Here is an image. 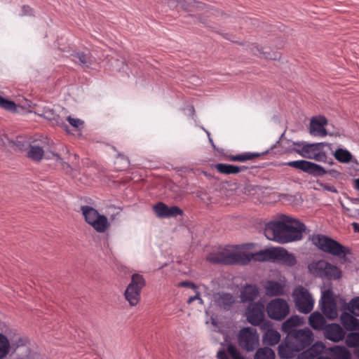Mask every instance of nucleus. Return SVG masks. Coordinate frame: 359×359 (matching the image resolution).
<instances>
[{"instance_id":"nucleus-1","label":"nucleus","mask_w":359,"mask_h":359,"mask_svg":"<svg viewBox=\"0 0 359 359\" xmlns=\"http://www.w3.org/2000/svg\"><path fill=\"white\" fill-rule=\"evenodd\" d=\"M306 228L299 219L283 215L279 220L267 222L264 233L267 239L285 244L302 240Z\"/></svg>"},{"instance_id":"nucleus-2","label":"nucleus","mask_w":359,"mask_h":359,"mask_svg":"<svg viewBox=\"0 0 359 359\" xmlns=\"http://www.w3.org/2000/svg\"><path fill=\"white\" fill-rule=\"evenodd\" d=\"M80 209L85 222L96 232L104 233L109 229L110 224L104 215L89 205H82Z\"/></svg>"},{"instance_id":"nucleus-3","label":"nucleus","mask_w":359,"mask_h":359,"mask_svg":"<svg viewBox=\"0 0 359 359\" xmlns=\"http://www.w3.org/2000/svg\"><path fill=\"white\" fill-rule=\"evenodd\" d=\"M312 242L323 252L334 256H345L349 252L348 249L341 243L325 235H314L312 237Z\"/></svg>"},{"instance_id":"nucleus-4","label":"nucleus","mask_w":359,"mask_h":359,"mask_svg":"<svg viewBox=\"0 0 359 359\" xmlns=\"http://www.w3.org/2000/svg\"><path fill=\"white\" fill-rule=\"evenodd\" d=\"M285 165L294 168L314 177H322L326 174L334 176L337 173L335 170H326L319 164L306 160L292 161L284 163Z\"/></svg>"},{"instance_id":"nucleus-5","label":"nucleus","mask_w":359,"mask_h":359,"mask_svg":"<svg viewBox=\"0 0 359 359\" xmlns=\"http://www.w3.org/2000/svg\"><path fill=\"white\" fill-rule=\"evenodd\" d=\"M295 307L299 312L304 314L310 313L314 306V299L309 291L302 285L297 286L292 292Z\"/></svg>"},{"instance_id":"nucleus-6","label":"nucleus","mask_w":359,"mask_h":359,"mask_svg":"<svg viewBox=\"0 0 359 359\" xmlns=\"http://www.w3.org/2000/svg\"><path fill=\"white\" fill-rule=\"evenodd\" d=\"M145 285V280L143 276L138 273L132 276L131 281L128 284L124 296L131 306H136L140 299L142 289Z\"/></svg>"},{"instance_id":"nucleus-7","label":"nucleus","mask_w":359,"mask_h":359,"mask_svg":"<svg viewBox=\"0 0 359 359\" xmlns=\"http://www.w3.org/2000/svg\"><path fill=\"white\" fill-rule=\"evenodd\" d=\"M238 343L246 351H253L259 344V334L255 328L246 327L238 334Z\"/></svg>"},{"instance_id":"nucleus-8","label":"nucleus","mask_w":359,"mask_h":359,"mask_svg":"<svg viewBox=\"0 0 359 359\" xmlns=\"http://www.w3.org/2000/svg\"><path fill=\"white\" fill-rule=\"evenodd\" d=\"M207 260L212 264L224 265H241V252L219 251L210 253Z\"/></svg>"},{"instance_id":"nucleus-9","label":"nucleus","mask_w":359,"mask_h":359,"mask_svg":"<svg viewBox=\"0 0 359 359\" xmlns=\"http://www.w3.org/2000/svg\"><path fill=\"white\" fill-rule=\"evenodd\" d=\"M277 249H265L255 253L241 252V265H246L252 259L257 262L276 260Z\"/></svg>"},{"instance_id":"nucleus-10","label":"nucleus","mask_w":359,"mask_h":359,"mask_svg":"<svg viewBox=\"0 0 359 359\" xmlns=\"http://www.w3.org/2000/svg\"><path fill=\"white\" fill-rule=\"evenodd\" d=\"M289 305L283 299H274L269 302L266 305V312L268 316L274 320H280L283 319L289 313Z\"/></svg>"},{"instance_id":"nucleus-11","label":"nucleus","mask_w":359,"mask_h":359,"mask_svg":"<svg viewBox=\"0 0 359 359\" xmlns=\"http://www.w3.org/2000/svg\"><path fill=\"white\" fill-rule=\"evenodd\" d=\"M313 268L321 278L337 280L341 276V271L337 266L324 260H320L315 263Z\"/></svg>"},{"instance_id":"nucleus-12","label":"nucleus","mask_w":359,"mask_h":359,"mask_svg":"<svg viewBox=\"0 0 359 359\" xmlns=\"http://www.w3.org/2000/svg\"><path fill=\"white\" fill-rule=\"evenodd\" d=\"M320 304L323 314L327 318L333 320L337 317V304L333 298L332 291L326 290L323 292Z\"/></svg>"},{"instance_id":"nucleus-13","label":"nucleus","mask_w":359,"mask_h":359,"mask_svg":"<svg viewBox=\"0 0 359 359\" xmlns=\"http://www.w3.org/2000/svg\"><path fill=\"white\" fill-rule=\"evenodd\" d=\"M290 337L299 351L310 346L313 341V334L309 328L300 329L290 334Z\"/></svg>"},{"instance_id":"nucleus-14","label":"nucleus","mask_w":359,"mask_h":359,"mask_svg":"<svg viewBox=\"0 0 359 359\" xmlns=\"http://www.w3.org/2000/svg\"><path fill=\"white\" fill-rule=\"evenodd\" d=\"M293 145L301 146V148H294L293 151L301 156L311 159L315 153L318 150L323 149V147L327 144L325 142L309 143L306 142H293Z\"/></svg>"},{"instance_id":"nucleus-15","label":"nucleus","mask_w":359,"mask_h":359,"mask_svg":"<svg viewBox=\"0 0 359 359\" xmlns=\"http://www.w3.org/2000/svg\"><path fill=\"white\" fill-rule=\"evenodd\" d=\"M264 306L262 303L256 302L252 304L248 308V321L252 325H259V327L261 328L262 324L267 321L264 320Z\"/></svg>"},{"instance_id":"nucleus-16","label":"nucleus","mask_w":359,"mask_h":359,"mask_svg":"<svg viewBox=\"0 0 359 359\" xmlns=\"http://www.w3.org/2000/svg\"><path fill=\"white\" fill-rule=\"evenodd\" d=\"M152 209L156 217L161 219L176 217L183 215V210L178 206L169 207L163 202L156 203Z\"/></svg>"},{"instance_id":"nucleus-17","label":"nucleus","mask_w":359,"mask_h":359,"mask_svg":"<svg viewBox=\"0 0 359 359\" xmlns=\"http://www.w3.org/2000/svg\"><path fill=\"white\" fill-rule=\"evenodd\" d=\"M260 330L264 332L262 341L264 344L274 346L280 340V333L273 327L271 321H266L262 324Z\"/></svg>"},{"instance_id":"nucleus-18","label":"nucleus","mask_w":359,"mask_h":359,"mask_svg":"<svg viewBox=\"0 0 359 359\" xmlns=\"http://www.w3.org/2000/svg\"><path fill=\"white\" fill-rule=\"evenodd\" d=\"M299 352L290 336H286L285 340L278 346V355L282 358H292Z\"/></svg>"},{"instance_id":"nucleus-19","label":"nucleus","mask_w":359,"mask_h":359,"mask_svg":"<svg viewBox=\"0 0 359 359\" xmlns=\"http://www.w3.org/2000/svg\"><path fill=\"white\" fill-rule=\"evenodd\" d=\"M346 334L344 330L337 323H331L327 325L324 330V335L326 339L338 342L342 340Z\"/></svg>"},{"instance_id":"nucleus-20","label":"nucleus","mask_w":359,"mask_h":359,"mask_svg":"<svg viewBox=\"0 0 359 359\" xmlns=\"http://www.w3.org/2000/svg\"><path fill=\"white\" fill-rule=\"evenodd\" d=\"M325 344L318 341L298 355L297 359H316L323 353Z\"/></svg>"},{"instance_id":"nucleus-21","label":"nucleus","mask_w":359,"mask_h":359,"mask_svg":"<svg viewBox=\"0 0 359 359\" xmlns=\"http://www.w3.org/2000/svg\"><path fill=\"white\" fill-rule=\"evenodd\" d=\"M327 123V120L324 116H320L318 117L313 118L310 123V133L314 136H326L327 133L325 128V126Z\"/></svg>"},{"instance_id":"nucleus-22","label":"nucleus","mask_w":359,"mask_h":359,"mask_svg":"<svg viewBox=\"0 0 359 359\" xmlns=\"http://www.w3.org/2000/svg\"><path fill=\"white\" fill-rule=\"evenodd\" d=\"M259 294V287L255 284H246L241 290V300L243 303L254 302Z\"/></svg>"},{"instance_id":"nucleus-23","label":"nucleus","mask_w":359,"mask_h":359,"mask_svg":"<svg viewBox=\"0 0 359 359\" xmlns=\"http://www.w3.org/2000/svg\"><path fill=\"white\" fill-rule=\"evenodd\" d=\"M215 304L220 309L229 311L234 303L233 296L230 293L221 292L214 296Z\"/></svg>"},{"instance_id":"nucleus-24","label":"nucleus","mask_w":359,"mask_h":359,"mask_svg":"<svg viewBox=\"0 0 359 359\" xmlns=\"http://www.w3.org/2000/svg\"><path fill=\"white\" fill-rule=\"evenodd\" d=\"M285 286L276 280H267L264 285V290L269 297L280 296L284 294Z\"/></svg>"},{"instance_id":"nucleus-25","label":"nucleus","mask_w":359,"mask_h":359,"mask_svg":"<svg viewBox=\"0 0 359 359\" xmlns=\"http://www.w3.org/2000/svg\"><path fill=\"white\" fill-rule=\"evenodd\" d=\"M276 260H280L287 266H294L297 264L295 256L284 248H278Z\"/></svg>"},{"instance_id":"nucleus-26","label":"nucleus","mask_w":359,"mask_h":359,"mask_svg":"<svg viewBox=\"0 0 359 359\" xmlns=\"http://www.w3.org/2000/svg\"><path fill=\"white\" fill-rule=\"evenodd\" d=\"M309 325L316 330H324L327 327V321L320 313L316 311L311 314Z\"/></svg>"},{"instance_id":"nucleus-27","label":"nucleus","mask_w":359,"mask_h":359,"mask_svg":"<svg viewBox=\"0 0 359 359\" xmlns=\"http://www.w3.org/2000/svg\"><path fill=\"white\" fill-rule=\"evenodd\" d=\"M340 320L346 330L353 331L357 330V325L359 320L357 319L354 315H351L346 311H343L340 316Z\"/></svg>"},{"instance_id":"nucleus-28","label":"nucleus","mask_w":359,"mask_h":359,"mask_svg":"<svg viewBox=\"0 0 359 359\" xmlns=\"http://www.w3.org/2000/svg\"><path fill=\"white\" fill-rule=\"evenodd\" d=\"M301 323V318L298 316H292L286 320L282 325V330L290 336L294 332L298 331L297 327Z\"/></svg>"},{"instance_id":"nucleus-29","label":"nucleus","mask_w":359,"mask_h":359,"mask_svg":"<svg viewBox=\"0 0 359 359\" xmlns=\"http://www.w3.org/2000/svg\"><path fill=\"white\" fill-rule=\"evenodd\" d=\"M72 61L75 63L88 67L91 65V55L90 53H86L82 51L74 52L71 55Z\"/></svg>"},{"instance_id":"nucleus-30","label":"nucleus","mask_w":359,"mask_h":359,"mask_svg":"<svg viewBox=\"0 0 359 359\" xmlns=\"http://www.w3.org/2000/svg\"><path fill=\"white\" fill-rule=\"evenodd\" d=\"M268 151L263 153H256V152H245L240 154L236 155H229L226 156V159L231 161H238V162H245L249 160H252L255 158L260 156L262 154H267Z\"/></svg>"},{"instance_id":"nucleus-31","label":"nucleus","mask_w":359,"mask_h":359,"mask_svg":"<svg viewBox=\"0 0 359 359\" xmlns=\"http://www.w3.org/2000/svg\"><path fill=\"white\" fill-rule=\"evenodd\" d=\"M334 156L339 162L341 163H347L352 161L353 155L346 149L339 148L334 153Z\"/></svg>"},{"instance_id":"nucleus-32","label":"nucleus","mask_w":359,"mask_h":359,"mask_svg":"<svg viewBox=\"0 0 359 359\" xmlns=\"http://www.w3.org/2000/svg\"><path fill=\"white\" fill-rule=\"evenodd\" d=\"M215 169L222 174L235 175L238 173V166L226 163H217L215 165Z\"/></svg>"},{"instance_id":"nucleus-33","label":"nucleus","mask_w":359,"mask_h":359,"mask_svg":"<svg viewBox=\"0 0 359 359\" xmlns=\"http://www.w3.org/2000/svg\"><path fill=\"white\" fill-rule=\"evenodd\" d=\"M11 346L8 337L0 333V359H4L9 354Z\"/></svg>"},{"instance_id":"nucleus-34","label":"nucleus","mask_w":359,"mask_h":359,"mask_svg":"<svg viewBox=\"0 0 359 359\" xmlns=\"http://www.w3.org/2000/svg\"><path fill=\"white\" fill-rule=\"evenodd\" d=\"M44 151L38 145H30L27 151V156L33 161H39L43 156Z\"/></svg>"},{"instance_id":"nucleus-35","label":"nucleus","mask_w":359,"mask_h":359,"mask_svg":"<svg viewBox=\"0 0 359 359\" xmlns=\"http://www.w3.org/2000/svg\"><path fill=\"white\" fill-rule=\"evenodd\" d=\"M255 359H275V353L269 347L261 348L257 351Z\"/></svg>"},{"instance_id":"nucleus-36","label":"nucleus","mask_w":359,"mask_h":359,"mask_svg":"<svg viewBox=\"0 0 359 359\" xmlns=\"http://www.w3.org/2000/svg\"><path fill=\"white\" fill-rule=\"evenodd\" d=\"M224 351L230 359H245L238 348L233 344H229L227 346L226 351L224 350Z\"/></svg>"},{"instance_id":"nucleus-37","label":"nucleus","mask_w":359,"mask_h":359,"mask_svg":"<svg viewBox=\"0 0 359 359\" xmlns=\"http://www.w3.org/2000/svg\"><path fill=\"white\" fill-rule=\"evenodd\" d=\"M115 165L118 170H125L130 165V161L128 157L123 154H118L115 161Z\"/></svg>"},{"instance_id":"nucleus-38","label":"nucleus","mask_w":359,"mask_h":359,"mask_svg":"<svg viewBox=\"0 0 359 359\" xmlns=\"http://www.w3.org/2000/svg\"><path fill=\"white\" fill-rule=\"evenodd\" d=\"M346 344L350 348L359 347V333L357 332L349 333L346 338Z\"/></svg>"},{"instance_id":"nucleus-39","label":"nucleus","mask_w":359,"mask_h":359,"mask_svg":"<svg viewBox=\"0 0 359 359\" xmlns=\"http://www.w3.org/2000/svg\"><path fill=\"white\" fill-rule=\"evenodd\" d=\"M0 107L9 111H15L16 110V104L12 101L0 95Z\"/></svg>"},{"instance_id":"nucleus-40","label":"nucleus","mask_w":359,"mask_h":359,"mask_svg":"<svg viewBox=\"0 0 359 359\" xmlns=\"http://www.w3.org/2000/svg\"><path fill=\"white\" fill-rule=\"evenodd\" d=\"M346 309L355 316H359V297L353 299L347 305Z\"/></svg>"},{"instance_id":"nucleus-41","label":"nucleus","mask_w":359,"mask_h":359,"mask_svg":"<svg viewBox=\"0 0 359 359\" xmlns=\"http://www.w3.org/2000/svg\"><path fill=\"white\" fill-rule=\"evenodd\" d=\"M45 118L48 120H54L58 123L57 119L59 118V116L55 113L54 109H50L49 107H45L41 114Z\"/></svg>"},{"instance_id":"nucleus-42","label":"nucleus","mask_w":359,"mask_h":359,"mask_svg":"<svg viewBox=\"0 0 359 359\" xmlns=\"http://www.w3.org/2000/svg\"><path fill=\"white\" fill-rule=\"evenodd\" d=\"M334 353L340 359H350V353L344 347L337 346L334 348Z\"/></svg>"},{"instance_id":"nucleus-43","label":"nucleus","mask_w":359,"mask_h":359,"mask_svg":"<svg viewBox=\"0 0 359 359\" xmlns=\"http://www.w3.org/2000/svg\"><path fill=\"white\" fill-rule=\"evenodd\" d=\"M67 120L69 123L76 130H79L83 126L84 122L79 118H72L69 116L67 117Z\"/></svg>"},{"instance_id":"nucleus-44","label":"nucleus","mask_w":359,"mask_h":359,"mask_svg":"<svg viewBox=\"0 0 359 359\" xmlns=\"http://www.w3.org/2000/svg\"><path fill=\"white\" fill-rule=\"evenodd\" d=\"M322 150L323 149L318 150V151H316L315 153L314 156H313V157L311 158V159H313L317 161L325 162L327 159V155H326L325 152Z\"/></svg>"},{"instance_id":"nucleus-45","label":"nucleus","mask_w":359,"mask_h":359,"mask_svg":"<svg viewBox=\"0 0 359 359\" xmlns=\"http://www.w3.org/2000/svg\"><path fill=\"white\" fill-rule=\"evenodd\" d=\"M34 11L33 9L28 5H24L22 6V13L20 16H33Z\"/></svg>"},{"instance_id":"nucleus-46","label":"nucleus","mask_w":359,"mask_h":359,"mask_svg":"<svg viewBox=\"0 0 359 359\" xmlns=\"http://www.w3.org/2000/svg\"><path fill=\"white\" fill-rule=\"evenodd\" d=\"M178 286L179 287H182L191 288V289H193L194 290H197V286L194 283H192L191 281H182V282H180V283H179Z\"/></svg>"},{"instance_id":"nucleus-47","label":"nucleus","mask_w":359,"mask_h":359,"mask_svg":"<svg viewBox=\"0 0 359 359\" xmlns=\"http://www.w3.org/2000/svg\"><path fill=\"white\" fill-rule=\"evenodd\" d=\"M320 186L324 190H326L327 191L332 192V193H337L338 191L337 188L333 185H330L327 184H320Z\"/></svg>"},{"instance_id":"nucleus-48","label":"nucleus","mask_w":359,"mask_h":359,"mask_svg":"<svg viewBox=\"0 0 359 359\" xmlns=\"http://www.w3.org/2000/svg\"><path fill=\"white\" fill-rule=\"evenodd\" d=\"M217 359H230V358H229L226 352L224 351V349H223V348H220L217 351Z\"/></svg>"},{"instance_id":"nucleus-49","label":"nucleus","mask_w":359,"mask_h":359,"mask_svg":"<svg viewBox=\"0 0 359 359\" xmlns=\"http://www.w3.org/2000/svg\"><path fill=\"white\" fill-rule=\"evenodd\" d=\"M341 207L343 209V213L349 217V214H354V210H351L350 208L346 207L344 204H341Z\"/></svg>"},{"instance_id":"nucleus-50","label":"nucleus","mask_w":359,"mask_h":359,"mask_svg":"<svg viewBox=\"0 0 359 359\" xmlns=\"http://www.w3.org/2000/svg\"><path fill=\"white\" fill-rule=\"evenodd\" d=\"M199 292L198 291H196V295L194 296H191V297H189V299H187V303L188 304H191L195 300H198V299H199Z\"/></svg>"},{"instance_id":"nucleus-51","label":"nucleus","mask_w":359,"mask_h":359,"mask_svg":"<svg viewBox=\"0 0 359 359\" xmlns=\"http://www.w3.org/2000/svg\"><path fill=\"white\" fill-rule=\"evenodd\" d=\"M255 48H257V51H258L259 55H263L266 58L273 59V60H276V57H273L272 56L266 55V53L264 52V51H261V50L259 48L258 46H255Z\"/></svg>"},{"instance_id":"nucleus-52","label":"nucleus","mask_w":359,"mask_h":359,"mask_svg":"<svg viewBox=\"0 0 359 359\" xmlns=\"http://www.w3.org/2000/svg\"><path fill=\"white\" fill-rule=\"evenodd\" d=\"M349 217L358 219L359 217V209L354 210V214H349Z\"/></svg>"},{"instance_id":"nucleus-53","label":"nucleus","mask_w":359,"mask_h":359,"mask_svg":"<svg viewBox=\"0 0 359 359\" xmlns=\"http://www.w3.org/2000/svg\"><path fill=\"white\" fill-rule=\"evenodd\" d=\"M351 226H353V231L356 233H359V224L357 222H353L351 224Z\"/></svg>"},{"instance_id":"nucleus-54","label":"nucleus","mask_w":359,"mask_h":359,"mask_svg":"<svg viewBox=\"0 0 359 359\" xmlns=\"http://www.w3.org/2000/svg\"><path fill=\"white\" fill-rule=\"evenodd\" d=\"M206 133H207V135L208 136V139H209L210 142L211 143L212 146L215 148V146L214 144V142H213V140H212V137H210V133L208 131H206Z\"/></svg>"},{"instance_id":"nucleus-55","label":"nucleus","mask_w":359,"mask_h":359,"mask_svg":"<svg viewBox=\"0 0 359 359\" xmlns=\"http://www.w3.org/2000/svg\"><path fill=\"white\" fill-rule=\"evenodd\" d=\"M248 168L245 165L238 166V172L245 171Z\"/></svg>"},{"instance_id":"nucleus-56","label":"nucleus","mask_w":359,"mask_h":359,"mask_svg":"<svg viewBox=\"0 0 359 359\" xmlns=\"http://www.w3.org/2000/svg\"><path fill=\"white\" fill-rule=\"evenodd\" d=\"M355 189L359 191V178L355 179Z\"/></svg>"},{"instance_id":"nucleus-57","label":"nucleus","mask_w":359,"mask_h":359,"mask_svg":"<svg viewBox=\"0 0 359 359\" xmlns=\"http://www.w3.org/2000/svg\"><path fill=\"white\" fill-rule=\"evenodd\" d=\"M23 344H24L23 340L22 339H19V340L18 341L17 344H16V348H18L20 346H23Z\"/></svg>"},{"instance_id":"nucleus-58","label":"nucleus","mask_w":359,"mask_h":359,"mask_svg":"<svg viewBox=\"0 0 359 359\" xmlns=\"http://www.w3.org/2000/svg\"><path fill=\"white\" fill-rule=\"evenodd\" d=\"M62 128H64L67 132H68V133H69V130H68V126H67V124L63 123V124L62 125Z\"/></svg>"},{"instance_id":"nucleus-59","label":"nucleus","mask_w":359,"mask_h":359,"mask_svg":"<svg viewBox=\"0 0 359 359\" xmlns=\"http://www.w3.org/2000/svg\"><path fill=\"white\" fill-rule=\"evenodd\" d=\"M316 359H331V358H328V357H325V356H321V355H320L319 357H318V358H316Z\"/></svg>"},{"instance_id":"nucleus-60","label":"nucleus","mask_w":359,"mask_h":359,"mask_svg":"<svg viewBox=\"0 0 359 359\" xmlns=\"http://www.w3.org/2000/svg\"><path fill=\"white\" fill-rule=\"evenodd\" d=\"M198 302H199V303H200L201 304H203V300L201 299V297L200 296H199V299H198Z\"/></svg>"},{"instance_id":"nucleus-61","label":"nucleus","mask_w":359,"mask_h":359,"mask_svg":"<svg viewBox=\"0 0 359 359\" xmlns=\"http://www.w3.org/2000/svg\"><path fill=\"white\" fill-rule=\"evenodd\" d=\"M55 157H56V160H57V161L61 160V158L60 157V156H59V155H57V154H55Z\"/></svg>"},{"instance_id":"nucleus-62","label":"nucleus","mask_w":359,"mask_h":359,"mask_svg":"<svg viewBox=\"0 0 359 359\" xmlns=\"http://www.w3.org/2000/svg\"><path fill=\"white\" fill-rule=\"evenodd\" d=\"M358 330V333H359V320L358 322L357 330Z\"/></svg>"},{"instance_id":"nucleus-63","label":"nucleus","mask_w":359,"mask_h":359,"mask_svg":"<svg viewBox=\"0 0 359 359\" xmlns=\"http://www.w3.org/2000/svg\"><path fill=\"white\" fill-rule=\"evenodd\" d=\"M357 351H358V358H359V346H358V348Z\"/></svg>"}]
</instances>
